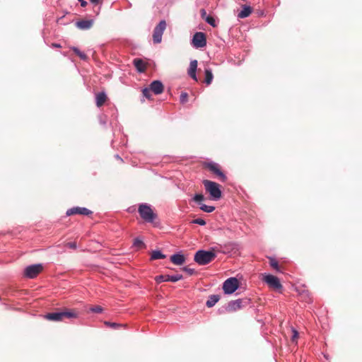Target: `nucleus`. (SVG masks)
<instances>
[{"label":"nucleus","mask_w":362,"mask_h":362,"mask_svg":"<svg viewBox=\"0 0 362 362\" xmlns=\"http://www.w3.org/2000/svg\"><path fill=\"white\" fill-rule=\"evenodd\" d=\"M78 315V313L76 310L64 309L60 312L47 313L45 317L50 321L59 322L64 319L76 318Z\"/></svg>","instance_id":"nucleus-1"},{"label":"nucleus","mask_w":362,"mask_h":362,"mask_svg":"<svg viewBox=\"0 0 362 362\" xmlns=\"http://www.w3.org/2000/svg\"><path fill=\"white\" fill-rule=\"evenodd\" d=\"M134 246L137 247V248H141V247H145V245L144 243V242L139 239V238H135L134 240Z\"/></svg>","instance_id":"nucleus-27"},{"label":"nucleus","mask_w":362,"mask_h":362,"mask_svg":"<svg viewBox=\"0 0 362 362\" xmlns=\"http://www.w3.org/2000/svg\"><path fill=\"white\" fill-rule=\"evenodd\" d=\"M269 264L272 268H274L276 271L279 270L278 262L274 258H269Z\"/></svg>","instance_id":"nucleus-26"},{"label":"nucleus","mask_w":362,"mask_h":362,"mask_svg":"<svg viewBox=\"0 0 362 362\" xmlns=\"http://www.w3.org/2000/svg\"><path fill=\"white\" fill-rule=\"evenodd\" d=\"M93 25V20H81L76 23L77 28L81 30L90 29Z\"/></svg>","instance_id":"nucleus-17"},{"label":"nucleus","mask_w":362,"mask_h":362,"mask_svg":"<svg viewBox=\"0 0 362 362\" xmlns=\"http://www.w3.org/2000/svg\"><path fill=\"white\" fill-rule=\"evenodd\" d=\"M243 306V300L238 299L236 300L229 302L226 309L227 312L233 313L241 309Z\"/></svg>","instance_id":"nucleus-13"},{"label":"nucleus","mask_w":362,"mask_h":362,"mask_svg":"<svg viewBox=\"0 0 362 362\" xmlns=\"http://www.w3.org/2000/svg\"><path fill=\"white\" fill-rule=\"evenodd\" d=\"M203 184L206 191L209 193L213 199L218 200L221 197L222 192L218 184L208 180H204Z\"/></svg>","instance_id":"nucleus-4"},{"label":"nucleus","mask_w":362,"mask_h":362,"mask_svg":"<svg viewBox=\"0 0 362 362\" xmlns=\"http://www.w3.org/2000/svg\"><path fill=\"white\" fill-rule=\"evenodd\" d=\"M93 214V211L85 207H73L66 211L67 216H72L75 214H80L84 216H90Z\"/></svg>","instance_id":"nucleus-11"},{"label":"nucleus","mask_w":362,"mask_h":362,"mask_svg":"<svg viewBox=\"0 0 362 362\" xmlns=\"http://www.w3.org/2000/svg\"><path fill=\"white\" fill-rule=\"evenodd\" d=\"M192 44L196 48H202L206 45V37L202 32L196 33L192 37Z\"/></svg>","instance_id":"nucleus-10"},{"label":"nucleus","mask_w":362,"mask_h":362,"mask_svg":"<svg viewBox=\"0 0 362 362\" xmlns=\"http://www.w3.org/2000/svg\"><path fill=\"white\" fill-rule=\"evenodd\" d=\"M214 76L211 69H205V83L207 85L211 83Z\"/></svg>","instance_id":"nucleus-22"},{"label":"nucleus","mask_w":362,"mask_h":362,"mask_svg":"<svg viewBox=\"0 0 362 362\" xmlns=\"http://www.w3.org/2000/svg\"><path fill=\"white\" fill-rule=\"evenodd\" d=\"M66 246L71 248V249H76V243L75 242H71L67 243L66 244Z\"/></svg>","instance_id":"nucleus-36"},{"label":"nucleus","mask_w":362,"mask_h":362,"mask_svg":"<svg viewBox=\"0 0 362 362\" xmlns=\"http://www.w3.org/2000/svg\"><path fill=\"white\" fill-rule=\"evenodd\" d=\"M151 89L148 88H146L142 90V93H143L144 96L149 100L151 99Z\"/></svg>","instance_id":"nucleus-31"},{"label":"nucleus","mask_w":362,"mask_h":362,"mask_svg":"<svg viewBox=\"0 0 362 362\" xmlns=\"http://www.w3.org/2000/svg\"><path fill=\"white\" fill-rule=\"evenodd\" d=\"M239 287V281L235 277H230L226 280L223 285V290L225 293L231 294Z\"/></svg>","instance_id":"nucleus-6"},{"label":"nucleus","mask_w":362,"mask_h":362,"mask_svg":"<svg viewBox=\"0 0 362 362\" xmlns=\"http://www.w3.org/2000/svg\"><path fill=\"white\" fill-rule=\"evenodd\" d=\"M90 310L95 313H101L103 311V309L100 305H95L90 308Z\"/></svg>","instance_id":"nucleus-30"},{"label":"nucleus","mask_w":362,"mask_h":362,"mask_svg":"<svg viewBox=\"0 0 362 362\" xmlns=\"http://www.w3.org/2000/svg\"><path fill=\"white\" fill-rule=\"evenodd\" d=\"M262 280L267 284V285L273 290L280 291L282 288V285L279 279L272 274H262Z\"/></svg>","instance_id":"nucleus-5"},{"label":"nucleus","mask_w":362,"mask_h":362,"mask_svg":"<svg viewBox=\"0 0 362 362\" xmlns=\"http://www.w3.org/2000/svg\"><path fill=\"white\" fill-rule=\"evenodd\" d=\"M216 257L214 250H199L194 255V261L199 265H205L212 262Z\"/></svg>","instance_id":"nucleus-3"},{"label":"nucleus","mask_w":362,"mask_h":362,"mask_svg":"<svg viewBox=\"0 0 362 362\" xmlns=\"http://www.w3.org/2000/svg\"><path fill=\"white\" fill-rule=\"evenodd\" d=\"M166 256L160 252L159 250H154L151 252V259L152 260L158 259H165Z\"/></svg>","instance_id":"nucleus-23"},{"label":"nucleus","mask_w":362,"mask_h":362,"mask_svg":"<svg viewBox=\"0 0 362 362\" xmlns=\"http://www.w3.org/2000/svg\"><path fill=\"white\" fill-rule=\"evenodd\" d=\"M138 212L145 222L153 223L157 218V214L154 213L151 206L147 204H139Z\"/></svg>","instance_id":"nucleus-2"},{"label":"nucleus","mask_w":362,"mask_h":362,"mask_svg":"<svg viewBox=\"0 0 362 362\" xmlns=\"http://www.w3.org/2000/svg\"><path fill=\"white\" fill-rule=\"evenodd\" d=\"M197 68V61L192 60L189 64V68L188 69L189 76L195 81H197V78L196 76V71Z\"/></svg>","instance_id":"nucleus-19"},{"label":"nucleus","mask_w":362,"mask_h":362,"mask_svg":"<svg viewBox=\"0 0 362 362\" xmlns=\"http://www.w3.org/2000/svg\"><path fill=\"white\" fill-rule=\"evenodd\" d=\"M205 21L214 28L217 26L215 19L212 16H206L205 18Z\"/></svg>","instance_id":"nucleus-28"},{"label":"nucleus","mask_w":362,"mask_h":362,"mask_svg":"<svg viewBox=\"0 0 362 362\" xmlns=\"http://www.w3.org/2000/svg\"><path fill=\"white\" fill-rule=\"evenodd\" d=\"M183 270L186 271L187 272H188L190 274H192L193 272H194V269H189V268H187V267L183 268Z\"/></svg>","instance_id":"nucleus-38"},{"label":"nucleus","mask_w":362,"mask_h":362,"mask_svg":"<svg viewBox=\"0 0 362 362\" xmlns=\"http://www.w3.org/2000/svg\"><path fill=\"white\" fill-rule=\"evenodd\" d=\"M219 300L218 296L216 295H212L209 296V299L207 300L206 305L208 308L213 307Z\"/></svg>","instance_id":"nucleus-21"},{"label":"nucleus","mask_w":362,"mask_h":362,"mask_svg":"<svg viewBox=\"0 0 362 362\" xmlns=\"http://www.w3.org/2000/svg\"><path fill=\"white\" fill-rule=\"evenodd\" d=\"M200 209L204 212L211 213L215 210V207L212 206H207L204 204H202L200 206Z\"/></svg>","instance_id":"nucleus-25"},{"label":"nucleus","mask_w":362,"mask_h":362,"mask_svg":"<svg viewBox=\"0 0 362 362\" xmlns=\"http://www.w3.org/2000/svg\"><path fill=\"white\" fill-rule=\"evenodd\" d=\"M52 47H62L61 45L57 44V43H53L52 45Z\"/></svg>","instance_id":"nucleus-39"},{"label":"nucleus","mask_w":362,"mask_h":362,"mask_svg":"<svg viewBox=\"0 0 362 362\" xmlns=\"http://www.w3.org/2000/svg\"><path fill=\"white\" fill-rule=\"evenodd\" d=\"M166 28V22L163 20L155 27L153 33V40L155 44L162 41V35Z\"/></svg>","instance_id":"nucleus-8"},{"label":"nucleus","mask_w":362,"mask_h":362,"mask_svg":"<svg viewBox=\"0 0 362 362\" xmlns=\"http://www.w3.org/2000/svg\"><path fill=\"white\" fill-rule=\"evenodd\" d=\"M200 13H201V16H202V18L203 19H204V20H205L206 17V16H208L206 15V11H205V9H204V8H202V9L200 10Z\"/></svg>","instance_id":"nucleus-37"},{"label":"nucleus","mask_w":362,"mask_h":362,"mask_svg":"<svg viewBox=\"0 0 362 362\" xmlns=\"http://www.w3.org/2000/svg\"><path fill=\"white\" fill-rule=\"evenodd\" d=\"M42 270H43V267L41 264L30 265L25 269L24 275H25V276H26L29 279H34Z\"/></svg>","instance_id":"nucleus-9"},{"label":"nucleus","mask_w":362,"mask_h":362,"mask_svg":"<svg viewBox=\"0 0 362 362\" xmlns=\"http://www.w3.org/2000/svg\"><path fill=\"white\" fill-rule=\"evenodd\" d=\"M149 88L156 95L161 94L164 90V86L160 81H153L150 84Z\"/></svg>","instance_id":"nucleus-14"},{"label":"nucleus","mask_w":362,"mask_h":362,"mask_svg":"<svg viewBox=\"0 0 362 362\" xmlns=\"http://www.w3.org/2000/svg\"><path fill=\"white\" fill-rule=\"evenodd\" d=\"M204 168L208 169L211 173L216 175L219 180L222 182H225L227 179L225 174L221 171V168L218 164L216 163H206L204 164Z\"/></svg>","instance_id":"nucleus-7"},{"label":"nucleus","mask_w":362,"mask_h":362,"mask_svg":"<svg viewBox=\"0 0 362 362\" xmlns=\"http://www.w3.org/2000/svg\"><path fill=\"white\" fill-rule=\"evenodd\" d=\"M188 100V94L187 93H182L180 95V103L184 104Z\"/></svg>","instance_id":"nucleus-32"},{"label":"nucleus","mask_w":362,"mask_h":362,"mask_svg":"<svg viewBox=\"0 0 362 362\" xmlns=\"http://www.w3.org/2000/svg\"><path fill=\"white\" fill-rule=\"evenodd\" d=\"M71 49L73 50V52L82 60H86L88 59V57L86 54L81 52L79 49H78L76 47H72Z\"/></svg>","instance_id":"nucleus-24"},{"label":"nucleus","mask_w":362,"mask_h":362,"mask_svg":"<svg viewBox=\"0 0 362 362\" xmlns=\"http://www.w3.org/2000/svg\"><path fill=\"white\" fill-rule=\"evenodd\" d=\"M107 100L105 92H100L95 94V103L98 107H102Z\"/></svg>","instance_id":"nucleus-18"},{"label":"nucleus","mask_w":362,"mask_h":362,"mask_svg":"<svg viewBox=\"0 0 362 362\" xmlns=\"http://www.w3.org/2000/svg\"><path fill=\"white\" fill-rule=\"evenodd\" d=\"M182 279V275H181V274H177V275H174V276L159 275V276H156L155 277V281L158 284H160L161 282H164V281L176 282Z\"/></svg>","instance_id":"nucleus-12"},{"label":"nucleus","mask_w":362,"mask_h":362,"mask_svg":"<svg viewBox=\"0 0 362 362\" xmlns=\"http://www.w3.org/2000/svg\"><path fill=\"white\" fill-rule=\"evenodd\" d=\"M81 6L82 7H86L87 6V1H81Z\"/></svg>","instance_id":"nucleus-40"},{"label":"nucleus","mask_w":362,"mask_h":362,"mask_svg":"<svg viewBox=\"0 0 362 362\" xmlns=\"http://www.w3.org/2000/svg\"><path fill=\"white\" fill-rule=\"evenodd\" d=\"M133 64L136 67V70L140 73L145 72L147 68V63L139 58L134 59L133 60Z\"/></svg>","instance_id":"nucleus-15"},{"label":"nucleus","mask_w":362,"mask_h":362,"mask_svg":"<svg viewBox=\"0 0 362 362\" xmlns=\"http://www.w3.org/2000/svg\"><path fill=\"white\" fill-rule=\"evenodd\" d=\"M292 337H291V340L292 341H296V339L298 338V332L295 330V329H293L292 330Z\"/></svg>","instance_id":"nucleus-35"},{"label":"nucleus","mask_w":362,"mask_h":362,"mask_svg":"<svg viewBox=\"0 0 362 362\" xmlns=\"http://www.w3.org/2000/svg\"><path fill=\"white\" fill-rule=\"evenodd\" d=\"M204 199V197L203 194H197L194 195V197H193V200L197 203H199V204H201V202H202L203 200Z\"/></svg>","instance_id":"nucleus-29"},{"label":"nucleus","mask_w":362,"mask_h":362,"mask_svg":"<svg viewBox=\"0 0 362 362\" xmlns=\"http://www.w3.org/2000/svg\"><path fill=\"white\" fill-rule=\"evenodd\" d=\"M170 261L175 265H182L185 262V257L180 254H175L170 257Z\"/></svg>","instance_id":"nucleus-20"},{"label":"nucleus","mask_w":362,"mask_h":362,"mask_svg":"<svg viewBox=\"0 0 362 362\" xmlns=\"http://www.w3.org/2000/svg\"><path fill=\"white\" fill-rule=\"evenodd\" d=\"M252 8L248 5H242V10L240 11L237 16L239 18H245L248 17L252 12Z\"/></svg>","instance_id":"nucleus-16"},{"label":"nucleus","mask_w":362,"mask_h":362,"mask_svg":"<svg viewBox=\"0 0 362 362\" xmlns=\"http://www.w3.org/2000/svg\"><path fill=\"white\" fill-rule=\"evenodd\" d=\"M192 223L199 224L200 226L206 225V221L202 218H196L192 221Z\"/></svg>","instance_id":"nucleus-33"},{"label":"nucleus","mask_w":362,"mask_h":362,"mask_svg":"<svg viewBox=\"0 0 362 362\" xmlns=\"http://www.w3.org/2000/svg\"><path fill=\"white\" fill-rule=\"evenodd\" d=\"M105 324L107 325V326H109L113 329H116L120 326H122V325H119V324H117V323H115V322H105Z\"/></svg>","instance_id":"nucleus-34"}]
</instances>
